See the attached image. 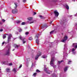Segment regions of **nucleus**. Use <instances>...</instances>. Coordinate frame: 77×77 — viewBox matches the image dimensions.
<instances>
[{
	"instance_id": "obj_15",
	"label": "nucleus",
	"mask_w": 77,
	"mask_h": 77,
	"mask_svg": "<svg viewBox=\"0 0 77 77\" xmlns=\"http://www.w3.org/2000/svg\"><path fill=\"white\" fill-rule=\"evenodd\" d=\"M75 50L74 48H73L72 50V52L73 54H75V51H74Z\"/></svg>"
},
{
	"instance_id": "obj_35",
	"label": "nucleus",
	"mask_w": 77,
	"mask_h": 77,
	"mask_svg": "<svg viewBox=\"0 0 77 77\" xmlns=\"http://www.w3.org/2000/svg\"><path fill=\"white\" fill-rule=\"evenodd\" d=\"M36 74H37L36 73H34L33 74V75H34V76H35L36 75Z\"/></svg>"
},
{
	"instance_id": "obj_33",
	"label": "nucleus",
	"mask_w": 77,
	"mask_h": 77,
	"mask_svg": "<svg viewBox=\"0 0 77 77\" xmlns=\"http://www.w3.org/2000/svg\"><path fill=\"white\" fill-rule=\"evenodd\" d=\"M63 60H61V61H58V63H61V62H63Z\"/></svg>"
},
{
	"instance_id": "obj_38",
	"label": "nucleus",
	"mask_w": 77,
	"mask_h": 77,
	"mask_svg": "<svg viewBox=\"0 0 77 77\" xmlns=\"http://www.w3.org/2000/svg\"><path fill=\"white\" fill-rule=\"evenodd\" d=\"M21 67H22V65H20L19 67V68H21Z\"/></svg>"
},
{
	"instance_id": "obj_51",
	"label": "nucleus",
	"mask_w": 77,
	"mask_h": 77,
	"mask_svg": "<svg viewBox=\"0 0 77 77\" xmlns=\"http://www.w3.org/2000/svg\"><path fill=\"white\" fill-rule=\"evenodd\" d=\"M14 50H15V49H13V51H14Z\"/></svg>"
},
{
	"instance_id": "obj_27",
	"label": "nucleus",
	"mask_w": 77,
	"mask_h": 77,
	"mask_svg": "<svg viewBox=\"0 0 77 77\" xmlns=\"http://www.w3.org/2000/svg\"><path fill=\"white\" fill-rule=\"evenodd\" d=\"M29 40H33V38H32V37H30L29 38Z\"/></svg>"
},
{
	"instance_id": "obj_47",
	"label": "nucleus",
	"mask_w": 77,
	"mask_h": 77,
	"mask_svg": "<svg viewBox=\"0 0 77 77\" xmlns=\"http://www.w3.org/2000/svg\"><path fill=\"white\" fill-rule=\"evenodd\" d=\"M2 24V23L0 22V24Z\"/></svg>"
},
{
	"instance_id": "obj_2",
	"label": "nucleus",
	"mask_w": 77,
	"mask_h": 77,
	"mask_svg": "<svg viewBox=\"0 0 77 77\" xmlns=\"http://www.w3.org/2000/svg\"><path fill=\"white\" fill-rule=\"evenodd\" d=\"M32 17H29L28 18V20H29L28 23L29 24H32V23H34V21L32 20Z\"/></svg>"
},
{
	"instance_id": "obj_52",
	"label": "nucleus",
	"mask_w": 77,
	"mask_h": 77,
	"mask_svg": "<svg viewBox=\"0 0 77 77\" xmlns=\"http://www.w3.org/2000/svg\"><path fill=\"white\" fill-rule=\"evenodd\" d=\"M51 23H52V21H51Z\"/></svg>"
},
{
	"instance_id": "obj_37",
	"label": "nucleus",
	"mask_w": 77,
	"mask_h": 77,
	"mask_svg": "<svg viewBox=\"0 0 77 77\" xmlns=\"http://www.w3.org/2000/svg\"><path fill=\"white\" fill-rule=\"evenodd\" d=\"M36 71L37 72H40V71L38 69H37Z\"/></svg>"
},
{
	"instance_id": "obj_3",
	"label": "nucleus",
	"mask_w": 77,
	"mask_h": 77,
	"mask_svg": "<svg viewBox=\"0 0 77 77\" xmlns=\"http://www.w3.org/2000/svg\"><path fill=\"white\" fill-rule=\"evenodd\" d=\"M11 37H12V35L10 34L8 35V43H9V42L11 41Z\"/></svg>"
},
{
	"instance_id": "obj_17",
	"label": "nucleus",
	"mask_w": 77,
	"mask_h": 77,
	"mask_svg": "<svg viewBox=\"0 0 77 77\" xmlns=\"http://www.w3.org/2000/svg\"><path fill=\"white\" fill-rule=\"evenodd\" d=\"M21 22V21H16L15 22V23H17V24H19Z\"/></svg>"
},
{
	"instance_id": "obj_14",
	"label": "nucleus",
	"mask_w": 77,
	"mask_h": 77,
	"mask_svg": "<svg viewBox=\"0 0 77 77\" xmlns=\"http://www.w3.org/2000/svg\"><path fill=\"white\" fill-rule=\"evenodd\" d=\"M14 46L15 47V48H18V47H19V45H17L16 44H14Z\"/></svg>"
},
{
	"instance_id": "obj_4",
	"label": "nucleus",
	"mask_w": 77,
	"mask_h": 77,
	"mask_svg": "<svg viewBox=\"0 0 77 77\" xmlns=\"http://www.w3.org/2000/svg\"><path fill=\"white\" fill-rule=\"evenodd\" d=\"M46 66H45V69H44V70L45 71H46V73L47 74H50V72H48V68H45V67H46Z\"/></svg>"
},
{
	"instance_id": "obj_39",
	"label": "nucleus",
	"mask_w": 77,
	"mask_h": 77,
	"mask_svg": "<svg viewBox=\"0 0 77 77\" xmlns=\"http://www.w3.org/2000/svg\"><path fill=\"white\" fill-rule=\"evenodd\" d=\"M26 0H23V2L24 3H26Z\"/></svg>"
},
{
	"instance_id": "obj_24",
	"label": "nucleus",
	"mask_w": 77,
	"mask_h": 77,
	"mask_svg": "<svg viewBox=\"0 0 77 77\" xmlns=\"http://www.w3.org/2000/svg\"><path fill=\"white\" fill-rule=\"evenodd\" d=\"M42 58H44V59H45V58H46V57H47V56L46 55H44L42 57Z\"/></svg>"
},
{
	"instance_id": "obj_1",
	"label": "nucleus",
	"mask_w": 77,
	"mask_h": 77,
	"mask_svg": "<svg viewBox=\"0 0 77 77\" xmlns=\"http://www.w3.org/2000/svg\"><path fill=\"white\" fill-rule=\"evenodd\" d=\"M54 57L52 58L50 64L51 66H52L54 68H55L56 67V66H54Z\"/></svg>"
},
{
	"instance_id": "obj_10",
	"label": "nucleus",
	"mask_w": 77,
	"mask_h": 77,
	"mask_svg": "<svg viewBox=\"0 0 77 77\" xmlns=\"http://www.w3.org/2000/svg\"><path fill=\"white\" fill-rule=\"evenodd\" d=\"M17 10L15 9L14 10H13L12 11V13H13V14H16V13H17Z\"/></svg>"
},
{
	"instance_id": "obj_44",
	"label": "nucleus",
	"mask_w": 77,
	"mask_h": 77,
	"mask_svg": "<svg viewBox=\"0 0 77 77\" xmlns=\"http://www.w3.org/2000/svg\"><path fill=\"white\" fill-rule=\"evenodd\" d=\"M75 17H76V16H77V13L75 15Z\"/></svg>"
},
{
	"instance_id": "obj_6",
	"label": "nucleus",
	"mask_w": 77,
	"mask_h": 77,
	"mask_svg": "<svg viewBox=\"0 0 77 77\" xmlns=\"http://www.w3.org/2000/svg\"><path fill=\"white\" fill-rule=\"evenodd\" d=\"M19 38L21 40H22L23 41V44H25L26 43V41H24V38L22 37L21 36H19Z\"/></svg>"
},
{
	"instance_id": "obj_42",
	"label": "nucleus",
	"mask_w": 77,
	"mask_h": 77,
	"mask_svg": "<svg viewBox=\"0 0 77 77\" xmlns=\"http://www.w3.org/2000/svg\"><path fill=\"white\" fill-rule=\"evenodd\" d=\"M65 22V23H66V21H65V20H63V23L64 24V23H64V22Z\"/></svg>"
},
{
	"instance_id": "obj_16",
	"label": "nucleus",
	"mask_w": 77,
	"mask_h": 77,
	"mask_svg": "<svg viewBox=\"0 0 77 77\" xmlns=\"http://www.w3.org/2000/svg\"><path fill=\"white\" fill-rule=\"evenodd\" d=\"M12 71H13V72H14L15 73H16V72H17V69L14 68V69L12 70Z\"/></svg>"
},
{
	"instance_id": "obj_34",
	"label": "nucleus",
	"mask_w": 77,
	"mask_h": 77,
	"mask_svg": "<svg viewBox=\"0 0 77 77\" xmlns=\"http://www.w3.org/2000/svg\"><path fill=\"white\" fill-rule=\"evenodd\" d=\"M71 63V61H69L68 64H70Z\"/></svg>"
},
{
	"instance_id": "obj_22",
	"label": "nucleus",
	"mask_w": 77,
	"mask_h": 77,
	"mask_svg": "<svg viewBox=\"0 0 77 77\" xmlns=\"http://www.w3.org/2000/svg\"><path fill=\"white\" fill-rule=\"evenodd\" d=\"M66 8L67 10H68L69 9V6L68 5H66Z\"/></svg>"
},
{
	"instance_id": "obj_9",
	"label": "nucleus",
	"mask_w": 77,
	"mask_h": 77,
	"mask_svg": "<svg viewBox=\"0 0 77 77\" xmlns=\"http://www.w3.org/2000/svg\"><path fill=\"white\" fill-rule=\"evenodd\" d=\"M6 55H7V56H9V55H10V50L9 49H8L6 52Z\"/></svg>"
},
{
	"instance_id": "obj_19",
	"label": "nucleus",
	"mask_w": 77,
	"mask_h": 77,
	"mask_svg": "<svg viewBox=\"0 0 77 77\" xmlns=\"http://www.w3.org/2000/svg\"><path fill=\"white\" fill-rule=\"evenodd\" d=\"M36 43L38 44V45H39V41L38 39H36Z\"/></svg>"
},
{
	"instance_id": "obj_20",
	"label": "nucleus",
	"mask_w": 77,
	"mask_h": 77,
	"mask_svg": "<svg viewBox=\"0 0 77 77\" xmlns=\"http://www.w3.org/2000/svg\"><path fill=\"white\" fill-rule=\"evenodd\" d=\"M68 68V66H67L64 68V72H65L67 69Z\"/></svg>"
},
{
	"instance_id": "obj_40",
	"label": "nucleus",
	"mask_w": 77,
	"mask_h": 77,
	"mask_svg": "<svg viewBox=\"0 0 77 77\" xmlns=\"http://www.w3.org/2000/svg\"><path fill=\"white\" fill-rule=\"evenodd\" d=\"M33 13H34L33 15H36V13L35 12H34Z\"/></svg>"
},
{
	"instance_id": "obj_32",
	"label": "nucleus",
	"mask_w": 77,
	"mask_h": 77,
	"mask_svg": "<svg viewBox=\"0 0 77 77\" xmlns=\"http://www.w3.org/2000/svg\"><path fill=\"white\" fill-rule=\"evenodd\" d=\"M3 39H5V38H6V35H3Z\"/></svg>"
},
{
	"instance_id": "obj_54",
	"label": "nucleus",
	"mask_w": 77,
	"mask_h": 77,
	"mask_svg": "<svg viewBox=\"0 0 77 77\" xmlns=\"http://www.w3.org/2000/svg\"><path fill=\"white\" fill-rule=\"evenodd\" d=\"M76 30H77V28H76Z\"/></svg>"
},
{
	"instance_id": "obj_11",
	"label": "nucleus",
	"mask_w": 77,
	"mask_h": 77,
	"mask_svg": "<svg viewBox=\"0 0 77 77\" xmlns=\"http://www.w3.org/2000/svg\"><path fill=\"white\" fill-rule=\"evenodd\" d=\"M72 45L73 47H74L75 48V49H76V48H77V43H73Z\"/></svg>"
},
{
	"instance_id": "obj_45",
	"label": "nucleus",
	"mask_w": 77,
	"mask_h": 77,
	"mask_svg": "<svg viewBox=\"0 0 77 77\" xmlns=\"http://www.w3.org/2000/svg\"><path fill=\"white\" fill-rule=\"evenodd\" d=\"M5 44V42H3L2 43V45H3V44Z\"/></svg>"
},
{
	"instance_id": "obj_7",
	"label": "nucleus",
	"mask_w": 77,
	"mask_h": 77,
	"mask_svg": "<svg viewBox=\"0 0 77 77\" xmlns=\"http://www.w3.org/2000/svg\"><path fill=\"white\" fill-rule=\"evenodd\" d=\"M67 39H68V37L67 36H65L64 38L61 40V42H64L65 41H66L67 40Z\"/></svg>"
},
{
	"instance_id": "obj_50",
	"label": "nucleus",
	"mask_w": 77,
	"mask_h": 77,
	"mask_svg": "<svg viewBox=\"0 0 77 77\" xmlns=\"http://www.w3.org/2000/svg\"><path fill=\"white\" fill-rule=\"evenodd\" d=\"M54 77H56V75H54Z\"/></svg>"
},
{
	"instance_id": "obj_13",
	"label": "nucleus",
	"mask_w": 77,
	"mask_h": 77,
	"mask_svg": "<svg viewBox=\"0 0 77 77\" xmlns=\"http://www.w3.org/2000/svg\"><path fill=\"white\" fill-rule=\"evenodd\" d=\"M6 71V72H10V68H7Z\"/></svg>"
},
{
	"instance_id": "obj_8",
	"label": "nucleus",
	"mask_w": 77,
	"mask_h": 77,
	"mask_svg": "<svg viewBox=\"0 0 77 77\" xmlns=\"http://www.w3.org/2000/svg\"><path fill=\"white\" fill-rule=\"evenodd\" d=\"M54 12L55 16H56V17H58V16H59V12H57V10L55 11Z\"/></svg>"
},
{
	"instance_id": "obj_43",
	"label": "nucleus",
	"mask_w": 77,
	"mask_h": 77,
	"mask_svg": "<svg viewBox=\"0 0 77 77\" xmlns=\"http://www.w3.org/2000/svg\"><path fill=\"white\" fill-rule=\"evenodd\" d=\"M3 31V29H1L0 30V32H2Z\"/></svg>"
},
{
	"instance_id": "obj_36",
	"label": "nucleus",
	"mask_w": 77,
	"mask_h": 77,
	"mask_svg": "<svg viewBox=\"0 0 77 77\" xmlns=\"http://www.w3.org/2000/svg\"><path fill=\"white\" fill-rule=\"evenodd\" d=\"M2 21H3V22L4 23H5V21L6 20L4 19H2Z\"/></svg>"
},
{
	"instance_id": "obj_21",
	"label": "nucleus",
	"mask_w": 77,
	"mask_h": 77,
	"mask_svg": "<svg viewBox=\"0 0 77 77\" xmlns=\"http://www.w3.org/2000/svg\"><path fill=\"white\" fill-rule=\"evenodd\" d=\"M39 36V35L37 34L35 36V38H38V37Z\"/></svg>"
},
{
	"instance_id": "obj_48",
	"label": "nucleus",
	"mask_w": 77,
	"mask_h": 77,
	"mask_svg": "<svg viewBox=\"0 0 77 77\" xmlns=\"http://www.w3.org/2000/svg\"><path fill=\"white\" fill-rule=\"evenodd\" d=\"M33 63H32V66H33Z\"/></svg>"
},
{
	"instance_id": "obj_25",
	"label": "nucleus",
	"mask_w": 77,
	"mask_h": 77,
	"mask_svg": "<svg viewBox=\"0 0 77 77\" xmlns=\"http://www.w3.org/2000/svg\"><path fill=\"white\" fill-rule=\"evenodd\" d=\"M64 49H66V44H65L64 45Z\"/></svg>"
},
{
	"instance_id": "obj_55",
	"label": "nucleus",
	"mask_w": 77,
	"mask_h": 77,
	"mask_svg": "<svg viewBox=\"0 0 77 77\" xmlns=\"http://www.w3.org/2000/svg\"><path fill=\"white\" fill-rule=\"evenodd\" d=\"M0 70H1V69H0Z\"/></svg>"
},
{
	"instance_id": "obj_41",
	"label": "nucleus",
	"mask_w": 77,
	"mask_h": 77,
	"mask_svg": "<svg viewBox=\"0 0 77 77\" xmlns=\"http://www.w3.org/2000/svg\"><path fill=\"white\" fill-rule=\"evenodd\" d=\"M26 35H27L28 34H29V32H26L25 33Z\"/></svg>"
},
{
	"instance_id": "obj_31",
	"label": "nucleus",
	"mask_w": 77,
	"mask_h": 77,
	"mask_svg": "<svg viewBox=\"0 0 77 77\" xmlns=\"http://www.w3.org/2000/svg\"><path fill=\"white\" fill-rule=\"evenodd\" d=\"M45 27V26H42L41 27L42 29H44Z\"/></svg>"
},
{
	"instance_id": "obj_12",
	"label": "nucleus",
	"mask_w": 77,
	"mask_h": 77,
	"mask_svg": "<svg viewBox=\"0 0 77 77\" xmlns=\"http://www.w3.org/2000/svg\"><path fill=\"white\" fill-rule=\"evenodd\" d=\"M8 61H4L2 62V64H5V65H8Z\"/></svg>"
},
{
	"instance_id": "obj_30",
	"label": "nucleus",
	"mask_w": 77,
	"mask_h": 77,
	"mask_svg": "<svg viewBox=\"0 0 77 77\" xmlns=\"http://www.w3.org/2000/svg\"><path fill=\"white\" fill-rule=\"evenodd\" d=\"M53 32H54V30L51 31L50 32V34H52V33H53Z\"/></svg>"
},
{
	"instance_id": "obj_26",
	"label": "nucleus",
	"mask_w": 77,
	"mask_h": 77,
	"mask_svg": "<svg viewBox=\"0 0 77 77\" xmlns=\"http://www.w3.org/2000/svg\"><path fill=\"white\" fill-rule=\"evenodd\" d=\"M9 66H12V63H9L8 65Z\"/></svg>"
},
{
	"instance_id": "obj_18",
	"label": "nucleus",
	"mask_w": 77,
	"mask_h": 77,
	"mask_svg": "<svg viewBox=\"0 0 77 77\" xmlns=\"http://www.w3.org/2000/svg\"><path fill=\"white\" fill-rule=\"evenodd\" d=\"M63 58H64L65 56H67V54H66V52H63Z\"/></svg>"
},
{
	"instance_id": "obj_28",
	"label": "nucleus",
	"mask_w": 77,
	"mask_h": 77,
	"mask_svg": "<svg viewBox=\"0 0 77 77\" xmlns=\"http://www.w3.org/2000/svg\"><path fill=\"white\" fill-rule=\"evenodd\" d=\"M25 22H23L21 23V25H25Z\"/></svg>"
},
{
	"instance_id": "obj_23",
	"label": "nucleus",
	"mask_w": 77,
	"mask_h": 77,
	"mask_svg": "<svg viewBox=\"0 0 77 77\" xmlns=\"http://www.w3.org/2000/svg\"><path fill=\"white\" fill-rule=\"evenodd\" d=\"M14 4L15 6V7L14 8V9H16L17 8V3H15Z\"/></svg>"
},
{
	"instance_id": "obj_46",
	"label": "nucleus",
	"mask_w": 77,
	"mask_h": 77,
	"mask_svg": "<svg viewBox=\"0 0 77 77\" xmlns=\"http://www.w3.org/2000/svg\"><path fill=\"white\" fill-rule=\"evenodd\" d=\"M75 26H77V23L75 24Z\"/></svg>"
},
{
	"instance_id": "obj_5",
	"label": "nucleus",
	"mask_w": 77,
	"mask_h": 77,
	"mask_svg": "<svg viewBox=\"0 0 77 77\" xmlns=\"http://www.w3.org/2000/svg\"><path fill=\"white\" fill-rule=\"evenodd\" d=\"M41 55V52H40L37 54V55L35 57V60H38V57H39V56H40Z\"/></svg>"
},
{
	"instance_id": "obj_49",
	"label": "nucleus",
	"mask_w": 77,
	"mask_h": 77,
	"mask_svg": "<svg viewBox=\"0 0 77 77\" xmlns=\"http://www.w3.org/2000/svg\"><path fill=\"white\" fill-rule=\"evenodd\" d=\"M72 1H73V2H75V0H72Z\"/></svg>"
},
{
	"instance_id": "obj_29",
	"label": "nucleus",
	"mask_w": 77,
	"mask_h": 77,
	"mask_svg": "<svg viewBox=\"0 0 77 77\" xmlns=\"http://www.w3.org/2000/svg\"><path fill=\"white\" fill-rule=\"evenodd\" d=\"M19 32H22V29L20 28L19 29Z\"/></svg>"
},
{
	"instance_id": "obj_53",
	"label": "nucleus",
	"mask_w": 77,
	"mask_h": 77,
	"mask_svg": "<svg viewBox=\"0 0 77 77\" xmlns=\"http://www.w3.org/2000/svg\"><path fill=\"white\" fill-rule=\"evenodd\" d=\"M40 17H42V16H40Z\"/></svg>"
}]
</instances>
